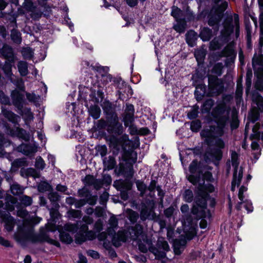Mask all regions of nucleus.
Returning a JSON list of instances; mask_svg holds the SVG:
<instances>
[{
	"label": "nucleus",
	"mask_w": 263,
	"mask_h": 263,
	"mask_svg": "<svg viewBox=\"0 0 263 263\" xmlns=\"http://www.w3.org/2000/svg\"><path fill=\"white\" fill-rule=\"evenodd\" d=\"M130 229L131 230V239L133 241H141L140 238H143L146 236L143 227L140 223H136L135 226H132Z\"/></svg>",
	"instance_id": "obj_13"
},
{
	"label": "nucleus",
	"mask_w": 263,
	"mask_h": 263,
	"mask_svg": "<svg viewBox=\"0 0 263 263\" xmlns=\"http://www.w3.org/2000/svg\"><path fill=\"white\" fill-rule=\"evenodd\" d=\"M130 180L131 179L128 178H125L124 180L122 179L116 180L114 181L113 186L118 191L122 190L129 191L133 186V183Z\"/></svg>",
	"instance_id": "obj_14"
},
{
	"label": "nucleus",
	"mask_w": 263,
	"mask_h": 263,
	"mask_svg": "<svg viewBox=\"0 0 263 263\" xmlns=\"http://www.w3.org/2000/svg\"><path fill=\"white\" fill-rule=\"evenodd\" d=\"M260 20V36H259V46L260 48V50L263 46V19L260 17L259 18Z\"/></svg>",
	"instance_id": "obj_61"
},
{
	"label": "nucleus",
	"mask_w": 263,
	"mask_h": 263,
	"mask_svg": "<svg viewBox=\"0 0 263 263\" xmlns=\"http://www.w3.org/2000/svg\"><path fill=\"white\" fill-rule=\"evenodd\" d=\"M157 246L159 249H163L164 252L168 251L170 250V247L168 242L166 241H158Z\"/></svg>",
	"instance_id": "obj_63"
},
{
	"label": "nucleus",
	"mask_w": 263,
	"mask_h": 263,
	"mask_svg": "<svg viewBox=\"0 0 263 263\" xmlns=\"http://www.w3.org/2000/svg\"><path fill=\"white\" fill-rule=\"evenodd\" d=\"M225 120V118L221 119L217 123V125H210L209 128H204L200 132V136L204 139V143L210 147L214 146L209 148L206 153L216 166H219L222 158V149L225 147V143L221 138L226 128Z\"/></svg>",
	"instance_id": "obj_1"
},
{
	"label": "nucleus",
	"mask_w": 263,
	"mask_h": 263,
	"mask_svg": "<svg viewBox=\"0 0 263 263\" xmlns=\"http://www.w3.org/2000/svg\"><path fill=\"white\" fill-rule=\"evenodd\" d=\"M103 164L104 171H110L117 168V162L114 156H109L108 159L104 157L103 159Z\"/></svg>",
	"instance_id": "obj_17"
},
{
	"label": "nucleus",
	"mask_w": 263,
	"mask_h": 263,
	"mask_svg": "<svg viewBox=\"0 0 263 263\" xmlns=\"http://www.w3.org/2000/svg\"><path fill=\"white\" fill-rule=\"evenodd\" d=\"M10 134L13 137H16L25 141H29L30 134L25 129L21 127H17L16 129L9 128Z\"/></svg>",
	"instance_id": "obj_15"
},
{
	"label": "nucleus",
	"mask_w": 263,
	"mask_h": 263,
	"mask_svg": "<svg viewBox=\"0 0 263 263\" xmlns=\"http://www.w3.org/2000/svg\"><path fill=\"white\" fill-rule=\"evenodd\" d=\"M113 136V140L111 141L112 144V154L114 156H117L120 152H121L122 145L124 144H122L121 142L116 138V137H117L116 136Z\"/></svg>",
	"instance_id": "obj_24"
},
{
	"label": "nucleus",
	"mask_w": 263,
	"mask_h": 263,
	"mask_svg": "<svg viewBox=\"0 0 263 263\" xmlns=\"http://www.w3.org/2000/svg\"><path fill=\"white\" fill-rule=\"evenodd\" d=\"M121 157L119 158V160H122V162H130L131 153L127 149L125 145H122V150L121 151Z\"/></svg>",
	"instance_id": "obj_35"
},
{
	"label": "nucleus",
	"mask_w": 263,
	"mask_h": 263,
	"mask_svg": "<svg viewBox=\"0 0 263 263\" xmlns=\"http://www.w3.org/2000/svg\"><path fill=\"white\" fill-rule=\"evenodd\" d=\"M47 234L46 233L36 234L32 230L20 231L18 236V240H29L33 243L45 242Z\"/></svg>",
	"instance_id": "obj_8"
},
{
	"label": "nucleus",
	"mask_w": 263,
	"mask_h": 263,
	"mask_svg": "<svg viewBox=\"0 0 263 263\" xmlns=\"http://www.w3.org/2000/svg\"><path fill=\"white\" fill-rule=\"evenodd\" d=\"M52 190V186L47 181H42L37 185V190L40 193L50 191Z\"/></svg>",
	"instance_id": "obj_31"
},
{
	"label": "nucleus",
	"mask_w": 263,
	"mask_h": 263,
	"mask_svg": "<svg viewBox=\"0 0 263 263\" xmlns=\"http://www.w3.org/2000/svg\"><path fill=\"white\" fill-rule=\"evenodd\" d=\"M28 165V162L26 158H17L11 163V171L14 173L16 172L20 167H24Z\"/></svg>",
	"instance_id": "obj_18"
},
{
	"label": "nucleus",
	"mask_w": 263,
	"mask_h": 263,
	"mask_svg": "<svg viewBox=\"0 0 263 263\" xmlns=\"http://www.w3.org/2000/svg\"><path fill=\"white\" fill-rule=\"evenodd\" d=\"M86 203L89 204L90 205H95L98 199V196L97 195H92L91 193L87 198H85Z\"/></svg>",
	"instance_id": "obj_62"
},
{
	"label": "nucleus",
	"mask_w": 263,
	"mask_h": 263,
	"mask_svg": "<svg viewBox=\"0 0 263 263\" xmlns=\"http://www.w3.org/2000/svg\"><path fill=\"white\" fill-rule=\"evenodd\" d=\"M11 97L13 105L17 110H22L23 106L27 104L24 94L18 89H14L12 91Z\"/></svg>",
	"instance_id": "obj_12"
},
{
	"label": "nucleus",
	"mask_w": 263,
	"mask_h": 263,
	"mask_svg": "<svg viewBox=\"0 0 263 263\" xmlns=\"http://www.w3.org/2000/svg\"><path fill=\"white\" fill-rule=\"evenodd\" d=\"M186 246V239L185 238L175 239L173 241V248H183L184 249Z\"/></svg>",
	"instance_id": "obj_47"
},
{
	"label": "nucleus",
	"mask_w": 263,
	"mask_h": 263,
	"mask_svg": "<svg viewBox=\"0 0 263 263\" xmlns=\"http://www.w3.org/2000/svg\"><path fill=\"white\" fill-rule=\"evenodd\" d=\"M239 154L235 151H231V162L234 167V174H237V170L239 165Z\"/></svg>",
	"instance_id": "obj_25"
},
{
	"label": "nucleus",
	"mask_w": 263,
	"mask_h": 263,
	"mask_svg": "<svg viewBox=\"0 0 263 263\" xmlns=\"http://www.w3.org/2000/svg\"><path fill=\"white\" fill-rule=\"evenodd\" d=\"M15 226L14 218L11 215L5 220L4 228L8 232L13 231Z\"/></svg>",
	"instance_id": "obj_36"
},
{
	"label": "nucleus",
	"mask_w": 263,
	"mask_h": 263,
	"mask_svg": "<svg viewBox=\"0 0 263 263\" xmlns=\"http://www.w3.org/2000/svg\"><path fill=\"white\" fill-rule=\"evenodd\" d=\"M215 103L214 100L212 98L205 99L201 106V112L202 114H211L216 124L218 121L225 118L226 127L230 121L231 107L224 102H220L214 107L211 111Z\"/></svg>",
	"instance_id": "obj_3"
},
{
	"label": "nucleus",
	"mask_w": 263,
	"mask_h": 263,
	"mask_svg": "<svg viewBox=\"0 0 263 263\" xmlns=\"http://www.w3.org/2000/svg\"><path fill=\"white\" fill-rule=\"evenodd\" d=\"M202 174V170H199L197 174H191L189 175L187 179L193 185H198L201 179V175Z\"/></svg>",
	"instance_id": "obj_27"
},
{
	"label": "nucleus",
	"mask_w": 263,
	"mask_h": 263,
	"mask_svg": "<svg viewBox=\"0 0 263 263\" xmlns=\"http://www.w3.org/2000/svg\"><path fill=\"white\" fill-rule=\"evenodd\" d=\"M234 20L235 27V35L238 37L239 35V15L237 13H234Z\"/></svg>",
	"instance_id": "obj_56"
},
{
	"label": "nucleus",
	"mask_w": 263,
	"mask_h": 263,
	"mask_svg": "<svg viewBox=\"0 0 263 263\" xmlns=\"http://www.w3.org/2000/svg\"><path fill=\"white\" fill-rule=\"evenodd\" d=\"M199 36L203 42L209 41L213 36L211 29L204 27L200 31Z\"/></svg>",
	"instance_id": "obj_21"
},
{
	"label": "nucleus",
	"mask_w": 263,
	"mask_h": 263,
	"mask_svg": "<svg viewBox=\"0 0 263 263\" xmlns=\"http://www.w3.org/2000/svg\"><path fill=\"white\" fill-rule=\"evenodd\" d=\"M11 39L16 44H20L22 42L21 34L16 29H12L11 30Z\"/></svg>",
	"instance_id": "obj_40"
},
{
	"label": "nucleus",
	"mask_w": 263,
	"mask_h": 263,
	"mask_svg": "<svg viewBox=\"0 0 263 263\" xmlns=\"http://www.w3.org/2000/svg\"><path fill=\"white\" fill-rule=\"evenodd\" d=\"M75 242L78 245H81L83 242L86 241V238L85 237L84 233L78 232L75 235Z\"/></svg>",
	"instance_id": "obj_51"
},
{
	"label": "nucleus",
	"mask_w": 263,
	"mask_h": 263,
	"mask_svg": "<svg viewBox=\"0 0 263 263\" xmlns=\"http://www.w3.org/2000/svg\"><path fill=\"white\" fill-rule=\"evenodd\" d=\"M252 100L258 106V109L262 112L263 111L262 97L258 92H256L253 95Z\"/></svg>",
	"instance_id": "obj_34"
},
{
	"label": "nucleus",
	"mask_w": 263,
	"mask_h": 263,
	"mask_svg": "<svg viewBox=\"0 0 263 263\" xmlns=\"http://www.w3.org/2000/svg\"><path fill=\"white\" fill-rule=\"evenodd\" d=\"M195 58L198 65L203 64L205 57V53L202 50H198L195 52Z\"/></svg>",
	"instance_id": "obj_39"
},
{
	"label": "nucleus",
	"mask_w": 263,
	"mask_h": 263,
	"mask_svg": "<svg viewBox=\"0 0 263 263\" xmlns=\"http://www.w3.org/2000/svg\"><path fill=\"white\" fill-rule=\"evenodd\" d=\"M243 171L241 167L238 173V176L237 177V174H234L233 175V179L231 183V191H234L235 190L236 185L238 186L241 183V181L242 178Z\"/></svg>",
	"instance_id": "obj_23"
},
{
	"label": "nucleus",
	"mask_w": 263,
	"mask_h": 263,
	"mask_svg": "<svg viewBox=\"0 0 263 263\" xmlns=\"http://www.w3.org/2000/svg\"><path fill=\"white\" fill-rule=\"evenodd\" d=\"M213 68L211 70L212 73L216 74V76H221L222 74V70L223 68V65L221 62H218L214 63L212 65Z\"/></svg>",
	"instance_id": "obj_37"
},
{
	"label": "nucleus",
	"mask_w": 263,
	"mask_h": 263,
	"mask_svg": "<svg viewBox=\"0 0 263 263\" xmlns=\"http://www.w3.org/2000/svg\"><path fill=\"white\" fill-rule=\"evenodd\" d=\"M230 123V127L232 130L237 129L239 125V121L237 117L234 118L233 117L232 119L231 120L230 118V121L228 124ZM228 124H227L228 125Z\"/></svg>",
	"instance_id": "obj_59"
},
{
	"label": "nucleus",
	"mask_w": 263,
	"mask_h": 263,
	"mask_svg": "<svg viewBox=\"0 0 263 263\" xmlns=\"http://www.w3.org/2000/svg\"><path fill=\"white\" fill-rule=\"evenodd\" d=\"M14 63V62L7 60L5 61L4 64L2 67V69L6 77H11L12 76V67Z\"/></svg>",
	"instance_id": "obj_29"
},
{
	"label": "nucleus",
	"mask_w": 263,
	"mask_h": 263,
	"mask_svg": "<svg viewBox=\"0 0 263 263\" xmlns=\"http://www.w3.org/2000/svg\"><path fill=\"white\" fill-rule=\"evenodd\" d=\"M252 64L260 66L257 69H254V75L257 78L255 87L257 89L262 91L263 90V61L261 60V58L254 57L252 59Z\"/></svg>",
	"instance_id": "obj_11"
},
{
	"label": "nucleus",
	"mask_w": 263,
	"mask_h": 263,
	"mask_svg": "<svg viewBox=\"0 0 263 263\" xmlns=\"http://www.w3.org/2000/svg\"><path fill=\"white\" fill-rule=\"evenodd\" d=\"M5 117L8 119L9 121L12 123H16L17 122L18 116L11 111H8L6 114Z\"/></svg>",
	"instance_id": "obj_54"
},
{
	"label": "nucleus",
	"mask_w": 263,
	"mask_h": 263,
	"mask_svg": "<svg viewBox=\"0 0 263 263\" xmlns=\"http://www.w3.org/2000/svg\"><path fill=\"white\" fill-rule=\"evenodd\" d=\"M37 151V147L35 145L30 144H25L23 145V148L22 152L26 156H29L30 154H33Z\"/></svg>",
	"instance_id": "obj_32"
},
{
	"label": "nucleus",
	"mask_w": 263,
	"mask_h": 263,
	"mask_svg": "<svg viewBox=\"0 0 263 263\" xmlns=\"http://www.w3.org/2000/svg\"><path fill=\"white\" fill-rule=\"evenodd\" d=\"M222 46V44L218 40L214 39L210 42V49L213 50H219Z\"/></svg>",
	"instance_id": "obj_55"
},
{
	"label": "nucleus",
	"mask_w": 263,
	"mask_h": 263,
	"mask_svg": "<svg viewBox=\"0 0 263 263\" xmlns=\"http://www.w3.org/2000/svg\"><path fill=\"white\" fill-rule=\"evenodd\" d=\"M104 118L98 120L95 123V128L98 132L101 138H106L107 134L116 136L123 134L124 129L122 123L120 122L117 112V105L105 99L101 104Z\"/></svg>",
	"instance_id": "obj_2"
},
{
	"label": "nucleus",
	"mask_w": 263,
	"mask_h": 263,
	"mask_svg": "<svg viewBox=\"0 0 263 263\" xmlns=\"http://www.w3.org/2000/svg\"><path fill=\"white\" fill-rule=\"evenodd\" d=\"M223 29L221 31V38L222 41L226 43L231 40V35L233 33L235 26L233 24V16L228 15L223 22Z\"/></svg>",
	"instance_id": "obj_10"
},
{
	"label": "nucleus",
	"mask_w": 263,
	"mask_h": 263,
	"mask_svg": "<svg viewBox=\"0 0 263 263\" xmlns=\"http://www.w3.org/2000/svg\"><path fill=\"white\" fill-rule=\"evenodd\" d=\"M135 121L134 114H124L123 115V122L125 127H127L129 125L133 124Z\"/></svg>",
	"instance_id": "obj_41"
},
{
	"label": "nucleus",
	"mask_w": 263,
	"mask_h": 263,
	"mask_svg": "<svg viewBox=\"0 0 263 263\" xmlns=\"http://www.w3.org/2000/svg\"><path fill=\"white\" fill-rule=\"evenodd\" d=\"M114 232H115L114 231ZM112 236V242L114 246L118 247L121 245V241H125L124 234L122 232H118L117 234H115Z\"/></svg>",
	"instance_id": "obj_26"
},
{
	"label": "nucleus",
	"mask_w": 263,
	"mask_h": 263,
	"mask_svg": "<svg viewBox=\"0 0 263 263\" xmlns=\"http://www.w3.org/2000/svg\"><path fill=\"white\" fill-rule=\"evenodd\" d=\"M183 200L187 203L193 202L192 205L195 200V196H194L193 191L190 189H185L182 194Z\"/></svg>",
	"instance_id": "obj_28"
},
{
	"label": "nucleus",
	"mask_w": 263,
	"mask_h": 263,
	"mask_svg": "<svg viewBox=\"0 0 263 263\" xmlns=\"http://www.w3.org/2000/svg\"><path fill=\"white\" fill-rule=\"evenodd\" d=\"M191 213L195 216L197 220H201L199 222V227L202 229L206 228L208 222L205 218H209L212 217L210 210L208 209V206L205 208H202L198 206L196 204H193L191 209Z\"/></svg>",
	"instance_id": "obj_6"
},
{
	"label": "nucleus",
	"mask_w": 263,
	"mask_h": 263,
	"mask_svg": "<svg viewBox=\"0 0 263 263\" xmlns=\"http://www.w3.org/2000/svg\"><path fill=\"white\" fill-rule=\"evenodd\" d=\"M86 106L88 108L89 115L93 119L97 120L100 118L101 115V109L99 106L97 105H91L90 107H88V105H87Z\"/></svg>",
	"instance_id": "obj_22"
},
{
	"label": "nucleus",
	"mask_w": 263,
	"mask_h": 263,
	"mask_svg": "<svg viewBox=\"0 0 263 263\" xmlns=\"http://www.w3.org/2000/svg\"><path fill=\"white\" fill-rule=\"evenodd\" d=\"M236 56V52L230 45L226 46L221 51L211 53L209 55V66H212L214 63L222 57H232L231 60H233Z\"/></svg>",
	"instance_id": "obj_7"
},
{
	"label": "nucleus",
	"mask_w": 263,
	"mask_h": 263,
	"mask_svg": "<svg viewBox=\"0 0 263 263\" xmlns=\"http://www.w3.org/2000/svg\"><path fill=\"white\" fill-rule=\"evenodd\" d=\"M64 229L66 232H71L72 233H77L79 230V222L77 221V222L74 223H66L64 225Z\"/></svg>",
	"instance_id": "obj_38"
},
{
	"label": "nucleus",
	"mask_w": 263,
	"mask_h": 263,
	"mask_svg": "<svg viewBox=\"0 0 263 263\" xmlns=\"http://www.w3.org/2000/svg\"><path fill=\"white\" fill-rule=\"evenodd\" d=\"M199 106L197 105H195L192 110L187 112V117L190 120L195 119L198 116L199 114Z\"/></svg>",
	"instance_id": "obj_46"
},
{
	"label": "nucleus",
	"mask_w": 263,
	"mask_h": 263,
	"mask_svg": "<svg viewBox=\"0 0 263 263\" xmlns=\"http://www.w3.org/2000/svg\"><path fill=\"white\" fill-rule=\"evenodd\" d=\"M224 89V84L221 79L214 75L208 76V88L206 94V97H217L223 92Z\"/></svg>",
	"instance_id": "obj_5"
},
{
	"label": "nucleus",
	"mask_w": 263,
	"mask_h": 263,
	"mask_svg": "<svg viewBox=\"0 0 263 263\" xmlns=\"http://www.w3.org/2000/svg\"><path fill=\"white\" fill-rule=\"evenodd\" d=\"M103 227L102 220L101 219H98L94 224L93 229L96 232L99 233L103 230Z\"/></svg>",
	"instance_id": "obj_64"
},
{
	"label": "nucleus",
	"mask_w": 263,
	"mask_h": 263,
	"mask_svg": "<svg viewBox=\"0 0 263 263\" xmlns=\"http://www.w3.org/2000/svg\"><path fill=\"white\" fill-rule=\"evenodd\" d=\"M19 72L22 76H26L28 72L27 63L24 61H20L17 64Z\"/></svg>",
	"instance_id": "obj_42"
},
{
	"label": "nucleus",
	"mask_w": 263,
	"mask_h": 263,
	"mask_svg": "<svg viewBox=\"0 0 263 263\" xmlns=\"http://www.w3.org/2000/svg\"><path fill=\"white\" fill-rule=\"evenodd\" d=\"M260 114L259 112H252L249 114L248 119L252 123H254L259 119Z\"/></svg>",
	"instance_id": "obj_60"
},
{
	"label": "nucleus",
	"mask_w": 263,
	"mask_h": 263,
	"mask_svg": "<svg viewBox=\"0 0 263 263\" xmlns=\"http://www.w3.org/2000/svg\"><path fill=\"white\" fill-rule=\"evenodd\" d=\"M20 174L22 177L25 178H28L30 177L36 178H39L40 176L36 171L32 167H28L27 168L22 167L20 170Z\"/></svg>",
	"instance_id": "obj_19"
},
{
	"label": "nucleus",
	"mask_w": 263,
	"mask_h": 263,
	"mask_svg": "<svg viewBox=\"0 0 263 263\" xmlns=\"http://www.w3.org/2000/svg\"><path fill=\"white\" fill-rule=\"evenodd\" d=\"M11 193L15 196L20 195L23 193V189L19 184L15 183L11 185Z\"/></svg>",
	"instance_id": "obj_43"
},
{
	"label": "nucleus",
	"mask_w": 263,
	"mask_h": 263,
	"mask_svg": "<svg viewBox=\"0 0 263 263\" xmlns=\"http://www.w3.org/2000/svg\"><path fill=\"white\" fill-rule=\"evenodd\" d=\"M186 24L184 19H180L177 21V24L173 27L174 29L179 33H184L185 30Z\"/></svg>",
	"instance_id": "obj_33"
},
{
	"label": "nucleus",
	"mask_w": 263,
	"mask_h": 263,
	"mask_svg": "<svg viewBox=\"0 0 263 263\" xmlns=\"http://www.w3.org/2000/svg\"><path fill=\"white\" fill-rule=\"evenodd\" d=\"M0 103L4 105H10L9 98L2 90H0Z\"/></svg>",
	"instance_id": "obj_58"
},
{
	"label": "nucleus",
	"mask_w": 263,
	"mask_h": 263,
	"mask_svg": "<svg viewBox=\"0 0 263 263\" xmlns=\"http://www.w3.org/2000/svg\"><path fill=\"white\" fill-rule=\"evenodd\" d=\"M132 162H120L119 166L114 170L117 176H123L124 178L132 179L134 175L133 164L136 161V158Z\"/></svg>",
	"instance_id": "obj_9"
},
{
	"label": "nucleus",
	"mask_w": 263,
	"mask_h": 263,
	"mask_svg": "<svg viewBox=\"0 0 263 263\" xmlns=\"http://www.w3.org/2000/svg\"><path fill=\"white\" fill-rule=\"evenodd\" d=\"M199 35L193 30H190L187 32L185 35L186 42L190 47H194L196 44Z\"/></svg>",
	"instance_id": "obj_20"
},
{
	"label": "nucleus",
	"mask_w": 263,
	"mask_h": 263,
	"mask_svg": "<svg viewBox=\"0 0 263 263\" xmlns=\"http://www.w3.org/2000/svg\"><path fill=\"white\" fill-rule=\"evenodd\" d=\"M201 128V122L198 120H195L191 122L190 129L193 132L197 133Z\"/></svg>",
	"instance_id": "obj_49"
},
{
	"label": "nucleus",
	"mask_w": 263,
	"mask_h": 263,
	"mask_svg": "<svg viewBox=\"0 0 263 263\" xmlns=\"http://www.w3.org/2000/svg\"><path fill=\"white\" fill-rule=\"evenodd\" d=\"M69 217L80 219L82 216V212L80 210L70 209L68 212Z\"/></svg>",
	"instance_id": "obj_53"
},
{
	"label": "nucleus",
	"mask_w": 263,
	"mask_h": 263,
	"mask_svg": "<svg viewBox=\"0 0 263 263\" xmlns=\"http://www.w3.org/2000/svg\"><path fill=\"white\" fill-rule=\"evenodd\" d=\"M95 177L92 175H86L83 181L85 185L91 186L94 184Z\"/></svg>",
	"instance_id": "obj_57"
},
{
	"label": "nucleus",
	"mask_w": 263,
	"mask_h": 263,
	"mask_svg": "<svg viewBox=\"0 0 263 263\" xmlns=\"http://www.w3.org/2000/svg\"><path fill=\"white\" fill-rule=\"evenodd\" d=\"M0 53L6 60L10 61L9 60H10L11 61L14 62L15 56L13 49L11 46L6 44H4L0 50Z\"/></svg>",
	"instance_id": "obj_16"
},
{
	"label": "nucleus",
	"mask_w": 263,
	"mask_h": 263,
	"mask_svg": "<svg viewBox=\"0 0 263 263\" xmlns=\"http://www.w3.org/2000/svg\"><path fill=\"white\" fill-rule=\"evenodd\" d=\"M208 17L209 20L208 23L210 26H218L220 22V18H218L216 15H209Z\"/></svg>",
	"instance_id": "obj_48"
},
{
	"label": "nucleus",
	"mask_w": 263,
	"mask_h": 263,
	"mask_svg": "<svg viewBox=\"0 0 263 263\" xmlns=\"http://www.w3.org/2000/svg\"><path fill=\"white\" fill-rule=\"evenodd\" d=\"M215 191V187L211 183H199L194 191L195 193V200L194 204L198 206L205 208L208 206V201L211 198V193Z\"/></svg>",
	"instance_id": "obj_4"
},
{
	"label": "nucleus",
	"mask_w": 263,
	"mask_h": 263,
	"mask_svg": "<svg viewBox=\"0 0 263 263\" xmlns=\"http://www.w3.org/2000/svg\"><path fill=\"white\" fill-rule=\"evenodd\" d=\"M197 228L195 227H191L189 231L186 233L185 236L183 238H185L186 239V241H190L197 236Z\"/></svg>",
	"instance_id": "obj_44"
},
{
	"label": "nucleus",
	"mask_w": 263,
	"mask_h": 263,
	"mask_svg": "<svg viewBox=\"0 0 263 263\" xmlns=\"http://www.w3.org/2000/svg\"><path fill=\"white\" fill-rule=\"evenodd\" d=\"M59 233V239L62 243L68 245L72 242L73 239L69 233L63 230H60Z\"/></svg>",
	"instance_id": "obj_30"
},
{
	"label": "nucleus",
	"mask_w": 263,
	"mask_h": 263,
	"mask_svg": "<svg viewBox=\"0 0 263 263\" xmlns=\"http://www.w3.org/2000/svg\"><path fill=\"white\" fill-rule=\"evenodd\" d=\"M21 203L25 206H28L32 203V198L27 195H24L20 198Z\"/></svg>",
	"instance_id": "obj_50"
},
{
	"label": "nucleus",
	"mask_w": 263,
	"mask_h": 263,
	"mask_svg": "<svg viewBox=\"0 0 263 263\" xmlns=\"http://www.w3.org/2000/svg\"><path fill=\"white\" fill-rule=\"evenodd\" d=\"M200 164L197 159L192 161L189 166V171L191 174H195L200 170Z\"/></svg>",
	"instance_id": "obj_45"
},
{
	"label": "nucleus",
	"mask_w": 263,
	"mask_h": 263,
	"mask_svg": "<svg viewBox=\"0 0 263 263\" xmlns=\"http://www.w3.org/2000/svg\"><path fill=\"white\" fill-rule=\"evenodd\" d=\"M128 219L132 223L136 222L138 218L139 215L138 213L132 209L128 210Z\"/></svg>",
	"instance_id": "obj_52"
}]
</instances>
